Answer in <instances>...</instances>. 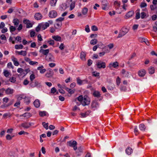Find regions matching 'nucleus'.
I'll return each mask as SVG.
<instances>
[{"label":"nucleus","instance_id":"f3484780","mask_svg":"<svg viewBox=\"0 0 157 157\" xmlns=\"http://www.w3.org/2000/svg\"><path fill=\"white\" fill-rule=\"evenodd\" d=\"M125 151L127 154L130 155L132 152L133 150L131 148L128 147L126 148Z\"/></svg>","mask_w":157,"mask_h":157},{"label":"nucleus","instance_id":"ddd939ff","mask_svg":"<svg viewBox=\"0 0 157 157\" xmlns=\"http://www.w3.org/2000/svg\"><path fill=\"white\" fill-rule=\"evenodd\" d=\"M53 75V71L51 70L48 71L46 74V76L48 78L52 77Z\"/></svg>","mask_w":157,"mask_h":157},{"label":"nucleus","instance_id":"a18cd8bd","mask_svg":"<svg viewBox=\"0 0 157 157\" xmlns=\"http://www.w3.org/2000/svg\"><path fill=\"white\" fill-rule=\"evenodd\" d=\"M153 29L155 32L157 31V21L155 22V25L153 27Z\"/></svg>","mask_w":157,"mask_h":157},{"label":"nucleus","instance_id":"774afa93","mask_svg":"<svg viewBox=\"0 0 157 157\" xmlns=\"http://www.w3.org/2000/svg\"><path fill=\"white\" fill-rule=\"evenodd\" d=\"M92 63V61L90 59H89L88 60L87 65L88 66H90Z\"/></svg>","mask_w":157,"mask_h":157},{"label":"nucleus","instance_id":"4d7b16f0","mask_svg":"<svg viewBox=\"0 0 157 157\" xmlns=\"http://www.w3.org/2000/svg\"><path fill=\"white\" fill-rule=\"evenodd\" d=\"M107 47H108V48L109 49V50L112 49L114 47V45L113 44H110L107 46H106Z\"/></svg>","mask_w":157,"mask_h":157},{"label":"nucleus","instance_id":"b1692460","mask_svg":"<svg viewBox=\"0 0 157 157\" xmlns=\"http://www.w3.org/2000/svg\"><path fill=\"white\" fill-rule=\"evenodd\" d=\"M90 112H86L85 113H81L80 114L81 115V118H84L86 117L89 115Z\"/></svg>","mask_w":157,"mask_h":157},{"label":"nucleus","instance_id":"4468645a","mask_svg":"<svg viewBox=\"0 0 157 157\" xmlns=\"http://www.w3.org/2000/svg\"><path fill=\"white\" fill-rule=\"evenodd\" d=\"M44 67L43 65L37 68V70L40 71V73L41 74L44 73L46 71V70L45 69H43Z\"/></svg>","mask_w":157,"mask_h":157},{"label":"nucleus","instance_id":"9d476101","mask_svg":"<svg viewBox=\"0 0 157 157\" xmlns=\"http://www.w3.org/2000/svg\"><path fill=\"white\" fill-rule=\"evenodd\" d=\"M14 92V90L10 88H8L5 90L6 94L7 95L12 94Z\"/></svg>","mask_w":157,"mask_h":157},{"label":"nucleus","instance_id":"72a5a7b5","mask_svg":"<svg viewBox=\"0 0 157 157\" xmlns=\"http://www.w3.org/2000/svg\"><path fill=\"white\" fill-rule=\"evenodd\" d=\"M98 42L97 39H94L91 40L90 41V44L92 45H94L96 44Z\"/></svg>","mask_w":157,"mask_h":157},{"label":"nucleus","instance_id":"4be33fe9","mask_svg":"<svg viewBox=\"0 0 157 157\" xmlns=\"http://www.w3.org/2000/svg\"><path fill=\"white\" fill-rule=\"evenodd\" d=\"M62 88L65 89L70 94H72L74 93V91L71 89L64 86Z\"/></svg>","mask_w":157,"mask_h":157},{"label":"nucleus","instance_id":"c85d7f7f","mask_svg":"<svg viewBox=\"0 0 157 157\" xmlns=\"http://www.w3.org/2000/svg\"><path fill=\"white\" fill-rule=\"evenodd\" d=\"M20 116H23L24 117H26L27 118H29L31 116V113H26L23 114Z\"/></svg>","mask_w":157,"mask_h":157},{"label":"nucleus","instance_id":"20e7f679","mask_svg":"<svg viewBox=\"0 0 157 157\" xmlns=\"http://www.w3.org/2000/svg\"><path fill=\"white\" fill-rule=\"evenodd\" d=\"M45 59L48 62H53L54 61L55 58L52 54L49 53L46 56Z\"/></svg>","mask_w":157,"mask_h":157},{"label":"nucleus","instance_id":"8fccbe9b","mask_svg":"<svg viewBox=\"0 0 157 157\" xmlns=\"http://www.w3.org/2000/svg\"><path fill=\"white\" fill-rule=\"evenodd\" d=\"M29 64L32 65H37L38 63L37 62L31 61L29 62Z\"/></svg>","mask_w":157,"mask_h":157},{"label":"nucleus","instance_id":"c9c22d12","mask_svg":"<svg viewBox=\"0 0 157 157\" xmlns=\"http://www.w3.org/2000/svg\"><path fill=\"white\" fill-rule=\"evenodd\" d=\"M57 0H51L50 4L52 6H55Z\"/></svg>","mask_w":157,"mask_h":157},{"label":"nucleus","instance_id":"3c124183","mask_svg":"<svg viewBox=\"0 0 157 157\" xmlns=\"http://www.w3.org/2000/svg\"><path fill=\"white\" fill-rule=\"evenodd\" d=\"M9 80L10 82L14 83L16 81V78L14 77H12L10 78Z\"/></svg>","mask_w":157,"mask_h":157},{"label":"nucleus","instance_id":"6e6d98bb","mask_svg":"<svg viewBox=\"0 0 157 157\" xmlns=\"http://www.w3.org/2000/svg\"><path fill=\"white\" fill-rule=\"evenodd\" d=\"M4 90L5 91V90L4 88L0 89V97H2L3 95V93Z\"/></svg>","mask_w":157,"mask_h":157},{"label":"nucleus","instance_id":"052dcab7","mask_svg":"<svg viewBox=\"0 0 157 157\" xmlns=\"http://www.w3.org/2000/svg\"><path fill=\"white\" fill-rule=\"evenodd\" d=\"M120 78L119 77H118L116 79V83L118 86H119L120 83Z\"/></svg>","mask_w":157,"mask_h":157},{"label":"nucleus","instance_id":"58836bf2","mask_svg":"<svg viewBox=\"0 0 157 157\" xmlns=\"http://www.w3.org/2000/svg\"><path fill=\"white\" fill-rule=\"evenodd\" d=\"M47 113L46 111H41L39 112V114L40 116L42 117H44L46 115Z\"/></svg>","mask_w":157,"mask_h":157},{"label":"nucleus","instance_id":"7ed1b4c3","mask_svg":"<svg viewBox=\"0 0 157 157\" xmlns=\"http://www.w3.org/2000/svg\"><path fill=\"white\" fill-rule=\"evenodd\" d=\"M97 67L99 69L105 68L106 67L105 63V62L99 60L96 64Z\"/></svg>","mask_w":157,"mask_h":157},{"label":"nucleus","instance_id":"412c9836","mask_svg":"<svg viewBox=\"0 0 157 157\" xmlns=\"http://www.w3.org/2000/svg\"><path fill=\"white\" fill-rule=\"evenodd\" d=\"M121 73L123 75V76L125 77H128L129 75L128 72L126 71L124 69L122 70Z\"/></svg>","mask_w":157,"mask_h":157},{"label":"nucleus","instance_id":"de8ad7c7","mask_svg":"<svg viewBox=\"0 0 157 157\" xmlns=\"http://www.w3.org/2000/svg\"><path fill=\"white\" fill-rule=\"evenodd\" d=\"M105 53H108L110 51V50L107 46H105L103 48Z\"/></svg>","mask_w":157,"mask_h":157},{"label":"nucleus","instance_id":"6e6552de","mask_svg":"<svg viewBox=\"0 0 157 157\" xmlns=\"http://www.w3.org/2000/svg\"><path fill=\"white\" fill-rule=\"evenodd\" d=\"M40 26L41 28V29L43 30H44L46 29L49 26V23L48 22H46L45 23H42L40 24Z\"/></svg>","mask_w":157,"mask_h":157},{"label":"nucleus","instance_id":"e2e57ef3","mask_svg":"<svg viewBox=\"0 0 157 157\" xmlns=\"http://www.w3.org/2000/svg\"><path fill=\"white\" fill-rule=\"evenodd\" d=\"M146 16V13L144 12H142L141 13V17L142 19H143Z\"/></svg>","mask_w":157,"mask_h":157},{"label":"nucleus","instance_id":"1a4fd4ad","mask_svg":"<svg viewBox=\"0 0 157 157\" xmlns=\"http://www.w3.org/2000/svg\"><path fill=\"white\" fill-rule=\"evenodd\" d=\"M146 74V71L144 69H141L138 72V74L140 77H144Z\"/></svg>","mask_w":157,"mask_h":157},{"label":"nucleus","instance_id":"37998d69","mask_svg":"<svg viewBox=\"0 0 157 157\" xmlns=\"http://www.w3.org/2000/svg\"><path fill=\"white\" fill-rule=\"evenodd\" d=\"M139 10H136V19H138L140 18V13L139 12Z\"/></svg>","mask_w":157,"mask_h":157},{"label":"nucleus","instance_id":"f03ea898","mask_svg":"<svg viewBox=\"0 0 157 157\" xmlns=\"http://www.w3.org/2000/svg\"><path fill=\"white\" fill-rule=\"evenodd\" d=\"M129 31V29L126 27H123L120 30L117 38H120L124 36Z\"/></svg>","mask_w":157,"mask_h":157},{"label":"nucleus","instance_id":"69168bd1","mask_svg":"<svg viewBox=\"0 0 157 157\" xmlns=\"http://www.w3.org/2000/svg\"><path fill=\"white\" fill-rule=\"evenodd\" d=\"M147 6V4L145 2H142L140 5V6L141 8H144Z\"/></svg>","mask_w":157,"mask_h":157},{"label":"nucleus","instance_id":"0e129e2a","mask_svg":"<svg viewBox=\"0 0 157 157\" xmlns=\"http://www.w3.org/2000/svg\"><path fill=\"white\" fill-rule=\"evenodd\" d=\"M40 26V24H39L38 26L36 27V30L37 32H39L40 30V29H41Z\"/></svg>","mask_w":157,"mask_h":157},{"label":"nucleus","instance_id":"393cba45","mask_svg":"<svg viewBox=\"0 0 157 157\" xmlns=\"http://www.w3.org/2000/svg\"><path fill=\"white\" fill-rule=\"evenodd\" d=\"M134 13V12L133 11H129L126 14V16L128 17H131L133 15Z\"/></svg>","mask_w":157,"mask_h":157},{"label":"nucleus","instance_id":"a878e982","mask_svg":"<svg viewBox=\"0 0 157 157\" xmlns=\"http://www.w3.org/2000/svg\"><path fill=\"white\" fill-rule=\"evenodd\" d=\"M148 70L149 73L151 74H153L155 72V69L152 67H150Z\"/></svg>","mask_w":157,"mask_h":157},{"label":"nucleus","instance_id":"6ab92c4d","mask_svg":"<svg viewBox=\"0 0 157 157\" xmlns=\"http://www.w3.org/2000/svg\"><path fill=\"white\" fill-rule=\"evenodd\" d=\"M109 65L110 67L112 66L114 68H117L119 66V63L117 62H115L112 63H110Z\"/></svg>","mask_w":157,"mask_h":157},{"label":"nucleus","instance_id":"0eeeda50","mask_svg":"<svg viewBox=\"0 0 157 157\" xmlns=\"http://www.w3.org/2000/svg\"><path fill=\"white\" fill-rule=\"evenodd\" d=\"M91 107L94 110L99 107V104L98 102L96 101H93L91 104Z\"/></svg>","mask_w":157,"mask_h":157},{"label":"nucleus","instance_id":"79ce46f5","mask_svg":"<svg viewBox=\"0 0 157 157\" xmlns=\"http://www.w3.org/2000/svg\"><path fill=\"white\" fill-rule=\"evenodd\" d=\"M121 2H118L117 1L114 2V4L116 6H117V8H118L120 5Z\"/></svg>","mask_w":157,"mask_h":157},{"label":"nucleus","instance_id":"09e8293b","mask_svg":"<svg viewBox=\"0 0 157 157\" xmlns=\"http://www.w3.org/2000/svg\"><path fill=\"white\" fill-rule=\"evenodd\" d=\"M134 132L136 135H137L139 134V131L138 130L137 127L136 126L135 127L134 129Z\"/></svg>","mask_w":157,"mask_h":157},{"label":"nucleus","instance_id":"dca6fc26","mask_svg":"<svg viewBox=\"0 0 157 157\" xmlns=\"http://www.w3.org/2000/svg\"><path fill=\"white\" fill-rule=\"evenodd\" d=\"M67 144L70 147H73L74 145H77V142L75 141H73V142H72L71 141L67 142Z\"/></svg>","mask_w":157,"mask_h":157},{"label":"nucleus","instance_id":"5701e85b","mask_svg":"<svg viewBox=\"0 0 157 157\" xmlns=\"http://www.w3.org/2000/svg\"><path fill=\"white\" fill-rule=\"evenodd\" d=\"M93 95L98 98H99L101 96L100 92L97 91H95L93 92Z\"/></svg>","mask_w":157,"mask_h":157},{"label":"nucleus","instance_id":"5fc2aeb1","mask_svg":"<svg viewBox=\"0 0 157 157\" xmlns=\"http://www.w3.org/2000/svg\"><path fill=\"white\" fill-rule=\"evenodd\" d=\"M35 78V75L34 74H31L30 76V79L31 81H33Z\"/></svg>","mask_w":157,"mask_h":157},{"label":"nucleus","instance_id":"680f3d73","mask_svg":"<svg viewBox=\"0 0 157 157\" xmlns=\"http://www.w3.org/2000/svg\"><path fill=\"white\" fill-rule=\"evenodd\" d=\"M85 30L87 33H89L90 32V29L89 27V26L88 25H86V26Z\"/></svg>","mask_w":157,"mask_h":157},{"label":"nucleus","instance_id":"cd10ccee","mask_svg":"<svg viewBox=\"0 0 157 157\" xmlns=\"http://www.w3.org/2000/svg\"><path fill=\"white\" fill-rule=\"evenodd\" d=\"M140 129L142 131H144L145 130L146 127L143 124H140L139 126Z\"/></svg>","mask_w":157,"mask_h":157},{"label":"nucleus","instance_id":"bf43d9fd","mask_svg":"<svg viewBox=\"0 0 157 157\" xmlns=\"http://www.w3.org/2000/svg\"><path fill=\"white\" fill-rule=\"evenodd\" d=\"M7 66L9 68H10V67H11L13 69V67L12 65V63L11 62L7 64Z\"/></svg>","mask_w":157,"mask_h":157},{"label":"nucleus","instance_id":"aec40b11","mask_svg":"<svg viewBox=\"0 0 157 157\" xmlns=\"http://www.w3.org/2000/svg\"><path fill=\"white\" fill-rule=\"evenodd\" d=\"M15 52L16 53H17L19 55H22L24 56H25L27 55V52L26 51H21V52L16 51Z\"/></svg>","mask_w":157,"mask_h":157},{"label":"nucleus","instance_id":"a211bd4d","mask_svg":"<svg viewBox=\"0 0 157 157\" xmlns=\"http://www.w3.org/2000/svg\"><path fill=\"white\" fill-rule=\"evenodd\" d=\"M13 22L14 26L16 27H17L19 25L20 21L18 19L15 18L13 19Z\"/></svg>","mask_w":157,"mask_h":157},{"label":"nucleus","instance_id":"7c9ffc66","mask_svg":"<svg viewBox=\"0 0 157 157\" xmlns=\"http://www.w3.org/2000/svg\"><path fill=\"white\" fill-rule=\"evenodd\" d=\"M52 38L55 40L58 41H60L61 39V38L59 36H54Z\"/></svg>","mask_w":157,"mask_h":157},{"label":"nucleus","instance_id":"2f4dec72","mask_svg":"<svg viewBox=\"0 0 157 157\" xmlns=\"http://www.w3.org/2000/svg\"><path fill=\"white\" fill-rule=\"evenodd\" d=\"M3 73L4 75L6 77H8L10 74V72H9L7 70H4Z\"/></svg>","mask_w":157,"mask_h":157},{"label":"nucleus","instance_id":"39448f33","mask_svg":"<svg viewBox=\"0 0 157 157\" xmlns=\"http://www.w3.org/2000/svg\"><path fill=\"white\" fill-rule=\"evenodd\" d=\"M49 17L52 18L56 17L57 15V13L55 10H53L49 12L48 14Z\"/></svg>","mask_w":157,"mask_h":157},{"label":"nucleus","instance_id":"603ef678","mask_svg":"<svg viewBox=\"0 0 157 157\" xmlns=\"http://www.w3.org/2000/svg\"><path fill=\"white\" fill-rule=\"evenodd\" d=\"M94 77H98L99 76L100 73L96 71H94L92 73Z\"/></svg>","mask_w":157,"mask_h":157},{"label":"nucleus","instance_id":"423d86ee","mask_svg":"<svg viewBox=\"0 0 157 157\" xmlns=\"http://www.w3.org/2000/svg\"><path fill=\"white\" fill-rule=\"evenodd\" d=\"M31 125V123H28L27 122H25L21 124V126L24 128L28 129L29 128Z\"/></svg>","mask_w":157,"mask_h":157},{"label":"nucleus","instance_id":"f704fd0d","mask_svg":"<svg viewBox=\"0 0 157 157\" xmlns=\"http://www.w3.org/2000/svg\"><path fill=\"white\" fill-rule=\"evenodd\" d=\"M15 47L16 49H21L23 48V46L22 44H17L15 45Z\"/></svg>","mask_w":157,"mask_h":157},{"label":"nucleus","instance_id":"2eb2a0df","mask_svg":"<svg viewBox=\"0 0 157 157\" xmlns=\"http://www.w3.org/2000/svg\"><path fill=\"white\" fill-rule=\"evenodd\" d=\"M34 105L36 108H38L40 105V101L38 99L36 100L33 102Z\"/></svg>","mask_w":157,"mask_h":157},{"label":"nucleus","instance_id":"a19ab883","mask_svg":"<svg viewBox=\"0 0 157 157\" xmlns=\"http://www.w3.org/2000/svg\"><path fill=\"white\" fill-rule=\"evenodd\" d=\"M86 54L84 52H82L80 54V58L81 59H85L86 57Z\"/></svg>","mask_w":157,"mask_h":157},{"label":"nucleus","instance_id":"c756f323","mask_svg":"<svg viewBox=\"0 0 157 157\" xmlns=\"http://www.w3.org/2000/svg\"><path fill=\"white\" fill-rule=\"evenodd\" d=\"M70 1L71 2V3L70 5V10H71L75 8V2L74 1L72 2V0H71Z\"/></svg>","mask_w":157,"mask_h":157},{"label":"nucleus","instance_id":"f8f14e48","mask_svg":"<svg viewBox=\"0 0 157 157\" xmlns=\"http://www.w3.org/2000/svg\"><path fill=\"white\" fill-rule=\"evenodd\" d=\"M49 51V49L44 50L41 49L40 50V52L42 53L43 54L45 55L46 56L48 55V53Z\"/></svg>","mask_w":157,"mask_h":157},{"label":"nucleus","instance_id":"bb28decb","mask_svg":"<svg viewBox=\"0 0 157 157\" xmlns=\"http://www.w3.org/2000/svg\"><path fill=\"white\" fill-rule=\"evenodd\" d=\"M51 92L53 94L55 93V94H58V92L57 91L56 89L54 87H53L51 89Z\"/></svg>","mask_w":157,"mask_h":157},{"label":"nucleus","instance_id":"9b49d317","mask_svg":"<svg viewBox=\"0 0 157 157\" xmlns=\"http://www.w3.org/2000/svg\"><path fill=\"white\" fill-rule=\"evenodd\" d=\"M34 17L36 20H39L42 19V16L40 13H38L35 14Z\"/></svg>","mask_w":157,"mask_h":157},{"label":"nucleus","instance_id":"f257e3e1","mask_svg":"<svg viewBox=\"0 0 157 157\" xmlns=\"http://www.w3.org/2000/svg\"><path fill=\"white\" fill-rule=\"evenodd\" d=\"M77 100L80 102L84 106L89 105L90 103V98L87 95H84L83 97L82 95H80L76 98L75 101H76Z\"/></svg>","mask_w":157,"mask_h":157},{"label":"nucleus","instance_id":"473e14b6","mask_svg":"<svg viewBox=\"0 0 157 157\" xmlns=\"http://www.w3.org/2000/svg\"><path fill=\"white\" fill-rule=\"evenodd\" d=\"M17 71L18 72L20 73L21 75H25V73L24 72V70L22 68H18L17 70Z\"/></svg>","mask_w":157,"mask_h":157},{"label":"nucleus","instance_id":"49530a36","mask_svg":"<svg viewBox=\"0 0 157 157\" xmlns=\"http://www.w3.org/2000/svg\"><path fill=\"white\" fill-rule=\"evenodd\" d=\"M42 124L44 127L46 129H48V123H46L45 122H43L42 123Z\"/></svg>","mask_w":157,"mask_h":157},{"label":"nucleus","instance_id":"ea45409f","mask_svg":"<svg viewBox=\"0 0 157 157\" xmlns=\"http://www.w3.org/2000/svg\"><path fill=\"white\" fill-rule=\"evenodd\" d=\"M16 27H15V26H10V32L11 33H12L16 29Z\"/></svg>","mask_w":157,"mask_h":157},{"label":"nucleus","instance_id":"864d4df0","mask_svg":"<svg viewBox=\"0 0 157 157\" xmlns=\"http://www.w3.org/2000/svg\"><path fill=\"white\" fill-rule=\"evenodd\" d=\"M91 30L94 31H97L98 30V29L95 25H93L91 27Z\"/></svg>","mask_w":157,"mask_h":157},{"label":"nucleus","instance_id":"e433bc0d","mask_svg":"<svg viewBox=\"0 0 157 157\" xmlns=\"http://www.w3.org/2000/svg\"><path fill=\"white\" fill-rule=\"evenodd\" d=\"M88 12V9L86 7H84L82 10V13L83 15L86 14Z\"/></svg>","mask_w":157,"mask_h":157},{"label":"nucleus","instance_id":"13d9d810","mask_svg":"<svg viewBox=\"0 0 157 157\" xmlns=\"http://www.w3.org/2000/svg\"><path fill=\"white\" fill-rule=\"evenodd\" d=\"M64 19V18L60 17L56 20V22H62Z\"/></svg>","mask_w":157,"mask_h":157},{"label":"nucleus","instance_id":"c03bdc74","mask_svg":"<svg viewBox=\"0 0 157 157\" xmlns=\"http://www.w3.org/2000/svg\"><path fill=\"white\" fill-rule=\"evenodd\" d=\"M77 81L78 84L81 85L82 84L83 81L81 80L79 78H77Z\"/></svg>","mask_w":157,"mask_h":157},{"label":"nucleus","instance_id":"4c0bfd02","mask_svg":"<svg viewBox=\"0 0 157 157\" xmlns=\"http://www.w3.org/2000/svg\"><path fill=\"white\" fill-rule=\"evenodd\" d=\"M83 147H80L78 148V151H77V153H78V155H80V154H79V152L81 153L83 151Z\"/></svg>","mask_w":157,"mask_h":157},{"label":"nucleus","instance_id":"338daca9","mask_svg":"<svg viewBox=\"0 0 157 157\" xmlns=\"http://www.w3.org/2000/svg\"><path fill=\"white\" fill-rule=\"evenodd\" d=\"M15 40L19 41L20 42H21V38L20 36H17L15 38Z\"/></svg>","mask_w":157,"mask_h":157}]
</instances>
